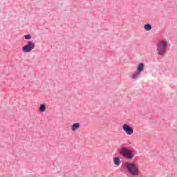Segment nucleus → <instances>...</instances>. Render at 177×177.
Returning <instances> with one entry per match:
<instances>
[{
  "instance_id": "f257e3e1",
  "label": "nucleus",
  "mask_w": 177,
  "mask_h": 177,
  "mask_svg": "<svg viewBox=\"0 0 177 177\" xmlns=\"http://www.w3.org/2000/svg\"><path fill=\"white\" fill-rule=\"evenodd\" d=\"M167 48H168V40L162 39L156 44V53L158 56H164L167 53Z\"/></svg>"
},
{
  "instance_id": "f03ea898",
  "label": "nucleus",
  "mask_w": 177,
  "mask_h": 177,
  "mask_svg": "<svg viewBox=\"0 0 177 177\" xmlns=\"http://www.w3.org/2000/svg\"><path fill=\"white\" fill-rule=\"evenodd\" d=\"M124 168L132 176H136L139 174V169L138 168V166H136V165L133 162H127L124 165Z\"/></svg>"
},
{
  "instance_id": "7ed1b4c3",
  "label": "nucleus",
  "mask_w": 177,
  "mask_h": 177,
  "mask_svg": "<svg viewBox=\"0 0 177 177\" xmlns=\"http://www.w3.org/2000/svg\"><path fill=\"white\" fill-rule=\"evenodd\" d=\"M120 153L121 156H123L127 160H132L135 157V154L132 153V151L127 147L122 148Z\"/></svg>"
},
{
  "instance_id": "20e7f679",
  "label": "nucleus",
  "mask_w": 177,
  "mask_h": 177,
  "mask_svg": "<svg viewBox=\"0 0 177 177\" xmlns=\"http://www.w3.org/2000/svg\"><path fill=\"white\" fill-rule=\"evenodd\" d=\"M35 48V44L34 42L30 41H28L27 44L22 47V52L24 53H30V52L32 51V49Z\"/></svg>"
},
{
  "instance_id": "39448f33",
  "label": "nucleus",
  "mask_w": 177,
  "mask_h": 177,
  "mask_svg": "<svg viewBox=\"0 0 177 177\" xmlns=\"http://www.w3.org/2000/svg\"><path fill=\"white\" fill-rule=\"evenodd\" d=\"M122 129L127 135H132L133 133V128L127 124H124L122 125Z\"/></svg>"
},
{
  "instance_id": "423d86ee",
  "label": "nucleus",
  "mask_w": 177,
  "mask_h": 177,
  "mask_svg": "<svg viewBox=\"0 0 177 177\" xmlns=\"http://www.w3.org/2000/svg\"><path fill=\"white\" fill-rule=\"evenodd\" d=\"M145 71V64L143 62L140 63L137 66V71L142 74Z\"/></svg>"
},
{
  "instance_id": "0eeeda50",
  "label": "nucleus",
  "mask_w": 177,
  "mask_h": 177,
  "mask_svg": "<svg viewBox=\"0 0 177 177\" xmlns=\"http://www.w3.org/2000/svg\"><path fill=\"white\" fill-rule=\"evenodd\" d=\"M81 124L80 123H74L72 126H71V131H77V129H78L80 127Z\"/></svg>"
},
{
  "instance_id": "6e6552de",
  "label": "nucleus",
  "mask_w": 177,
  "mask_h": 177,
  "mask_svg": "<svg viewBox=\"0 0 177 177\" xmlns=\"http://www.w3.org/2000/svg\"><path fill=\"white\" fill-rule=\"evenodd\" d=\"M113 162L115 165L120 167L121 164V160H120V158L118 157H115V158H113Z\"/></svg>"
},
{
  "instance_id": "1a4fd4ad",
  "label": "nucleus",
  "mask_w": 177,
  "mask_h": 177,
  "mask_svg": "<svg viewBox=\"0 0 177 177\" xmlns=\"http://www.w3.org/2000/svg\"><path fill=\"white\" fill-rule=\"evenodd\" d=\"M140 73L137 71L136 73H135L134 74H133L131 75V78L132 80H138L139 78V76L140 75Z\"/></svg>"
},
{
  "instance_id": "9d476101",
  "label": "nucleus",
  "mask_w": 177,
  "mask_h": 177,
  "mask_svg": "<svg viewBox=\"0 0 177 177\" xmlns=\"http://www.w3.org/2000/svg\"><path fill=\"white\" fill-rule=\"evenodd\" d=\"M45 110H46V104H41L39 107V111H41V113H45Z\"/></svg>"
},
{
  "instance_id": "9b49d317",
  "label": "nucleus",
  "mask_w": 177,
  "mask_h": 177,
  "mask_svg": "<svg viewBox=\"0 0 177 177\" xmlns=\"http://www.w3.org/2000/svg\"><path fill=\"white\" fill-rule=\"evenodd\" d=\"M152 26L149 24H147L144 26V30L145 31H151Z\"/></svg>"
},
{
  "instance_id": "f8f14e48",
  "label": "nucleus",
  "mask_w": 177,
  "mask_h": 177,
  "mask_svg": "<svg viewBox=\"0 0 177 177\" xmlns=\"http://www.w3.org/2000/svg\"><path fill=\"white\" fill-rule=\"evenodd\" d=\"M25 39L30 40L31 39V35H26L24 36Z\"/></svg>"
}]
</instances>
